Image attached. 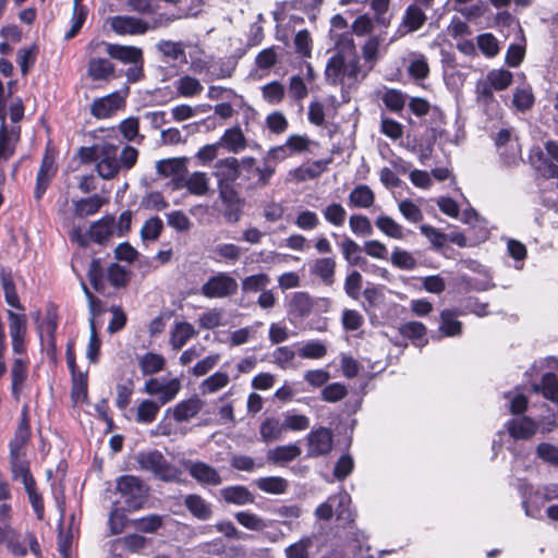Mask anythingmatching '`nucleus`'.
Wrapping results in <instances>:
<instances>
[{"mask_svg":"<svg viewBox=\"0 0 558 558\" xmlns=\"http://www.w3.org/2000/svg\"><path fill=\"white\" fill-rule=\"evenodd\" d=\"M38 53V48L36 45L31 46L29 48H21L17 51V63L21 69L22 75H26L29 70L34 66L36 62V57Z\"/></svg>","mask_w":558,"mask_h":558,"instance_id":"nucleus-44","label":"nucleus"},{"mask_svg":"<svg viewBox=\"0 0 558 558\" xmlns=\"http://www.w3.org/2000/svg\"><path fill=\"white\" fill-rule=\"evenodd\" d=\"M116 489L128 511H136L146 504L149 487L137 476L122 475L116 481Z\"/></svg>","mask_w":558,"mask_h":558,"instance_id":"nucleus-2","label":"nucleus"},{"mask_svg":"<svg viewBox=\"0 0 558 558\" xmlns=\"http://www.w3.org/2000/svg\"><path fill=\"white\" fill-rule=\"evenodd\" d=\"M138 364L143 375H151L162 371L166 361L162 355L148 352L140 359Z\"/></svg>","mask_w":558,"mask_h":558,"instance_id":"nucleus-35","label":"nucleus"},{"mask_svg":"<svg viewBox=\"0 0 558 558\" xmlns=\"http://www.w3.org/2000/svg\"><path fill=\"white\" fill-rule=\"evenodd\" d=\"M336 260L331 257L318 258L312 266L311 272L319 277L327 286L333 283Z\"/></svg>","mask_w":558,"mask_h":558,"instance_id":"nucleus-25","label":"nucleus"},{"mask_svg":"<svg viewBox=\"0 0 558 558\" xmlns=\"http://www.w3.org/2000/svg\"><path fill=\"white\" fill-rule=\"evenodd\" d=\"M186 162V157L161 159L157 161L156 170L165 178L171 175L183 177L187 172Z\"/></svg>","mask_w":558,"mask_h":558,"instance_id":"nucleus-23","label":"nucleus"},{"mask_svg":"<svg viewBox=\"0 0 558 558\" xmlns=\"http://www.w3.org/2000/svg\"><path fill=\"white\" fill-rule=\"evenodd\" d=\"M385 106L391 111H400L405 105V95L398 89H387L381 98Z\"/></svg>","mask_w":558,"mask_h":558,"instance_id":"nucleus-51","label":"nucleus"},{"mask_svg":"<svg viewBox=\"0 0 558 558\" xmlns=\"http://www.w3.org/2000/svg\"><path fill=\"white\" fill-rule=\"evenodd\" d=\"M10 464L12 476L21 481L24 486H31L35 480L29 470V463L25 459V453H10Z\"/></svg>","mask_w":558,"mask_h":558,"instance_id":"nucleus-20","label":"nucleus"},{"mask_svg":"<svg viewBox=\"0 0 558 558\" xmlns=\"http://www.w3.org/2000/svg\"><path fill=\"white\" fill-rule=\"evenodd\" d=\"M326 80L331 85L351 87L366 76L361 75L360 58L352 38H343L337 44L336 53L328 60Z\"/></svg>","mask_w":558,"mask_h":558,"instance_id":"nucleus-1","label":"nucleus"},{"mask_svg":"<svg viewBox=\"0 0 558 558\" xmlns=\"http://www.w3.org/2000/svg\"><path fill=\"white\" fill-rule=\"evenodd\" d=\"M536 456L546 463L558 466V447L549 442H541L536 447Z\"/></svg>","mask_w":558,"mask_h":558,"instance_id":"nucleus-64","label":"nucleus"},{"mask_svg":"<svg viewBox=\"0 0 558 558\" xmlns=\"http://www.w3.org/2000/svg\"><path fill=\"white\" fill-rule=\"evenodd\" d=\"M136 461L142 470L151 472L155 477L163 482H174L181 474L180 470L167 461L158 450L140 452Z\"/></svg>","mask_w":558,"mask_h":558,"instance_id":"nucleus-3","label":"nucleus"},{"mask_svg":"<svg viewBox=\"0 0 558 558\" xmlns=\"http://www.w3.org/2000/svg\"><path fill=\"white\" fill-rule=\"evenodd\" d=\"M88 379L87 373H74L72 374V398L78 400L80 398H87Z\"/></svg>","mask_w":558,"mask_h":558,"instance_id":"nucleus-60","label":"nucleus"},{"mask_svg":"<svg viewBox=\"0 0 558 558\" xmlns=\"http://www.w3.org/2000/svg\"><path fill=\"white\" fill-rule=\"evenodd\" d=\"M270 282L268 275L257 274L252 275L242 280L243 292H257L264 290Z\"/></svg>","mask_w":558,"mask_h":558,"instance_id":"nucleus-55","label":"nucleus"},{"mask_svg":"<svg viewBox=\"0 0 558 558\" xmlns=\"http://www.w3.org/2000/svg\"><path fill=\"white\" fill-rule=\"evenodd\" d=\"M195 335L192 324L183 322L178 323L171 332L170 343L173 350H180Z\"/></svg>","mask_w":558,"mask_h":558,"instance_id":"nucleus-29","label":"nucleus"},{"mask_svg":"<svg viewBox=\"0 0 558 558\" xmlns=\"http://www.w3.org/2000/svg\"><path fill=\"white\" fill-rule=\"evenodd\" d=\"M307 457L317 458L327 456L333 446V435L330 428L319 427L312 429L307 437Z\"/></svg>","mask_w":558,"mask_h":558,"instance_id":"nucleus-5","label":"nucleus"},{"mask_svg":"<svg viewBox=\"0 0 558 558\" xmlns=\"http://www.w3.org/2000/svg\"><path fill=\"white\" fill-rule=\"evenodd\" d=\"M189 474L202 485L218 486L222 483L219 472L211 465L196 461L192 462L187 469Z\"/></svg>","mask_w":558,"mask_h":558,"instance_id":"nucleus-11","label":"nucleus"},{"mask_svg":"<svg viewBox=\"0 0 558 558\" xmlns=\"http://www.w3.org/2000/svg\"><path fill=\"white\" fill-rule=\"evenodd\" d=\"M314 307V302L308 293L295 292L290 302V313L296 317H307Z\"/></svg>","mask_w":558,"mask_h":558,"instance_id":"nucleus-24","label":"nucleus"},{"mask_svg":"<svg viewBox=\"0 0 558 558\" xmlns=\"http://www.w3.org/2000/svg\"><path fill=\"white\" fill-rule=\"evenodd\" d=\"M121 165L118 159V147L113 144L101 145L96 170L105 179H113L120 171Z\"/></svg>","mask_w":558,"mask_h":558,"instance_id":"nucleus-6","label":"nucleus"},{"mask_svg":"<svg viewBox=\"0 0 558 558\" xmlns=\"http://www.w3.org/2000/svg\"><path fill=\"white\" fill-rule=\"evenodd\" d=\"M532 390L542 392L545 399L558 403V376L551 372L545 373L541 384L533 385Z\"/></svg>","mask_w":558,"mask_h":558,"instance_id":"nucleus-22","label":"nucleus"},{"mask_svg":"<svg viewBox=\"0 0 558 558\" xmlns=\"http://www.w3.org/2000/svg\"><path fill=\"white\" fill-rule=\"evenodd\" d=\"M254 484L262 492L275 495L286 493L289 487V482L280 476L259 477L254 481Z\"/></svg>","mask_w":558,"mask_h":558,"instance_id":"nucleus-26","label":"nucleus"},{"mask_svg":"<svg viewBox=\"0 0 558 558\" xmlns=\"http://www.w3.org/2000/svg\"><path fill=\"white\" fill-rule=\"evenodd\" d=\"M263 98L271 105L280 104L286 95V88L279 81H272L262 87Z\"/></svg>","mask_w":558,"mask_h":558,"instance_id":"nucleus-41","label":"nucleus"},{"mask_svg":"<svg viewBox=\"0 0 558 558\" xmlns=\"http://www.w3.org/2000/svg\"><path fill=\"white\" fill-rule=\"evenodd\" d=\"M391 263L396 267L405 270H412L417 265L416 259L408 251L398 247L391 254Z\"/></svg>","mask_w":558,"mask_h":558,"instance_id":"nucleus-57","label":"nucleus"},{"mask_svg":"<svg viewBox=\"0 0 558 558\" xmlns=\"http://www.w3.org/2000/svg\"><path fill=\"white\" fill-rule=\"evenodd\" d=\"M347 395V387L340 383L329 384L322 390V399L327 402L340 401Z\"/></svg>","mask_w":558,"mask_h":558,"instance_id":"nucleus-63","label":"nucleus"},{"mask_svg":"<svg viewBox=\"0 0 558 558\" xmlns=\"http://www.w3.org/2000/svg\"><path fill=\"white\" fill-rule=\"evenodd\" d=\"M204 401L197 396L183 400L172 409V416L175 422L182 423L195 417L203 409Z\"/></svg>","mask_w":558,"mask_h":558,"instance_id":"nucleus-16","label":"nucleus"},{"mask_svg":"<svg viewBox=\"0 0 558 558\" xmlns=\"http://www.w3.org/2000/svg\"><path fill=\"white\" fill-rule=\"evenodd\" d=\"M114 71L116 65L106 58H90L87 63V75L93 81H108Z\"/></svg>","mask_w":558,"mask_h":558,"instance_id":"nucleus-21","label":"nucleus"},{"mask_svg":"<svg viewBox=\"0 0 558 558\" xmlns=\"http://www.w3.org/2000/svg\"><path fill=\"white\" fill-rule=\"evenodd\" d=\"M458 312L456 310H444L440 313V330L449 337L461 333L462 324L457 319Z\"/></svg>","mask_w":558,"mask_h":558,"instance_id":"nucleus-32","label":"nucleus"},{"mask_svg":"<svg viewBox=\"0 0 558 558\" xmlns=\"http://www.w3.org/2000/svg\"><path fill=\"white\" fill-rule=\"evenodd\" d=\"M219 494L221 499L229 505L245 506L255 502L254 495L243 485L223 487L219 490Z\"/></svg>","mask_w":558,"mask_h":558,"instance_id":"nucleus-13","label":"nucleus"},{"mask_svg":"<svg viewBox=\"0 0 558 558\" xmlns=\"http://www.w3.org/2000/svg\"><path fill=\"white\" fill-rule=\"evenodd\" d=\"M363 278L357 270H352L344 280V291L353 300H359L362 289Z\"/></svg>","mask_w":558,"mask_h":558,"instance_id":"nucleus-52","label":"nucleus"},{"mask_svg":"<svg viewBox=\"0 0 558 558\" xmlns=\"http://www.w3.org/2000/svg\"><path fill=\"white\" fill-rule=\"evenodd\" d=\"M10 142V136L5 124V114H2L0 124V162L9 160L15 151L14 146H11Z\"/></svg>","mask_w":558,"mask_h":558,"instance_id":"nucleus-49","label":"nucleus"},{"mask_svg":"<svg viewBox=\"0 0 558 558\" xmlns=\"http://www.w3.org/2000/svg\"><path fill=\"white\" fill-rule=\"evenodd\" d=\"M301 454V448L298 445L291 444L286 446H278L267 453L268 461L272 463H284L294 460Z\"/></svg>","mask_w":558,"mask_h":558,"instance_id":"nucleus-28","label":"nucleus"},{"mask_svg":"<svg viewBox=\"0 0 558 558\" xmlns=\"http://www.w3.org/2000/svg\"><path fill=\"white\" fill-rule=\"evenodd\" d=\"M229 383V376L227 373L217 372L206 378L202 384L204 393H213L223 388Z\"/></svg>","mask_w":558,"mask_h":558,"instance_id":"nucleus-56","label":"nucleus"},{"mask_svg":"<svg viewBox=\"0 0 558 558\" xmlns=\"http://www.w3.org/2000/svg\"><path fill=\"white\" fill-rule=\"evenodd\" d=\"M375 195L367 185L354 187L349 195V203L355 208H368L374 204Z\"/></svg>","mask_w":558,"mask_h":558,"instance_id":"nucleus-30","label":"nucleus"},{"mask_svg":"<svg viewBox=\"0 0 558 558\" xmlns=\"http://www.w3.org/2000/svg\"><path fill=\"white\" fill-rule=\"evenodd\" d=\"M288 92L289 96L295 101H302L308 96V88L300 75H293L290 77Z\"/></svg>","mask_w":558,"mask_h":558,"instance_id":"nucleus-59","label":"nucleus"},{"mask_svg":"<svg viewBox=\"0 0 558 558\" xmlns=\"http://www.w3.org/2000/svg\"><path fill=\"white\" fill-rule=\"evenodd\" d=\"M214 175L218 184L234 183L240 177V162L234 157L219 160L215 166Z\"/></svg>","mask_w":558,"mask_h":558,"instance_id":"nucleus-14","label":"nucleus"},{"mask_svg":"<svg viewBox=\"0 0 558 558\" xmlns=\"http://www.w3.org/2000/svg\"><path fill=\"white\" fill-rule=\"evenodd\" d=\"M133 526L143 533H155L163 525V517L160 514H149L132 520Z\"/></svg>","mask_w":558,"mask_h":558,"instance_id":"nucleus-39","label":"nucleus"},{"mask_svg":"<svg viewBox=\"0 0 558 558\" xmlns=\"http://www.w3.org/2000/svg\"><path fill=\"white\" fill-rule=\"evenodd\" d=\"M509 435L515 440L531 439L537 432V423L529 416L511 418L506 423Z\"/></svg>","mask_w":558,"mask_h":558,"instance_id":"nucleus-12","label":"nucleus"},{"mask_svg":"<svg viewBox=\"0 0 558 558\" xmlns=\"http://www.w3.org/2000/svg\"><path fill=\"white\" fill-rule=\"evenodd\" d=\"M493 87L486 81H478L476 84V101L487 110L496 104Z\"/></svg>","mask_w":558,"mask_h":558,"instance_id":"nucleus-53","label":"nucleus"},{"mask_svg":"<svg viewBox=\"0 0 558 558\" xmlns=\"http://www.w3.org/2000/svg\"><path fill=\"white\" fill-rule=\"evenodd\" d=\"M111 29L120 35H143L149 29L146 21L130 15H116L109 20Z\"/></svg>","mask_w":558,"mask_h":558,"instance_id":"nucleus-7","label":"nucleus"},{"mask_svg":"<svg viewBox=\"0 0 558 558\" xmlns=\"http://www.w3.org/2000/svg\"><path fill=\"white\" fill-rule=\"evenodd\" d=\"M8 549L14 555L19 557H24L27 555V548L25 544H28L31 553L36 558H41L40 545L33 532H26L23 538L20 537L13 530L10 537L5 541Z\"/></svg>","mask_w":558,"mask_h":558,"instance_id":"nucleus-9","label":"nucleus"},{"mask_svg":"<svg viewBox=\"0 0 558 558\" xmlns=\"http://www.w3.org/2000/svg\"><path fill=\"white\" fill-rule=\"evenodd\" d=\"M236 280L227 272L211 276L201 288V293L208 299H225L238 292Z\"/></svg>","mask_w":558,"mask_h":558,"instance_id":"nucleus-4","label":"nucleus"},{"mask_svg":"<svg viewBox=\"0 0 558 558\" xmlns=\"http://www.w3.org/2000/svg\"><path fill=\"white\" fill-rule=\"evenodd\" d=\"M114 227V217L107 215L90 226L88 235L95 243L102 245L113 235Z\"/></svg>","mask_w":558,"mask_h":558,"instance_id":"nucleus-15","label":"nucleus"},{"mask_svg":"<svg viewBox=\"0 0 558 558\" xmlns=\"http://www.w3.org/2000/svg\"><path fill=\"white\" fill-rule=\"evenodd\" d=\"M167 223L179 232H186L192 226L191 220L182 210L167 214Z\"/></svg>","mask_w":558,"mask_h":558,"instance_id":"nucleus-62","label":"nucleus"},{"mask_svg":"<svg viewBox=\"0 0 558 558\" xmlns=\"http://www.w3.org/2000/svg\"><path fill=\"white\" fill-rule=\"evenodd\" d=\"M163 230V222L158 217H151L145 221L141 229V238L143 241H156Z\"/></svg>","mask_w":558,"mask_h":558,"instance_id":"nucleus-43","label":"nucleus"},{"mask_svg":"<svg viewBox=\"0 0 558 558\" xmlns=\"http://www.w3.org/2000/svg\"><path fill=\"white\" fill-rule=\"evenodd\" d=\"M89 329L90 336L86 355L90 363H97L100 353L101 340L98 337L94 319H89Z\"/></svg>","mask_w":558,"mask_h":558,"instance_id":"nucleus-54","label":"nucleus"},{"mask_svg":"<svg viewBox=\"0 0 558 558\" xmlns=\"http://www.w3.org/2000/svg\"><path fill=\"white\" fill-rule=\"evenodd\" d=\"M376 227L386 235L401 240L404 238L403 228L389 216H379L375 221Z\"/></svg>","mask_w":558,"mask_h":558,"instance_id":"nucleus-40","label":"nucleus"},{"mask_svg":"<svg viewBox=\"0 0 558 558\" xmlns=\"http://www.w3.org/2000/svg\"><path fill=\"white\" fill-rule=\"evenodd\" d=\"M324 218L336 227H341L347 217L344 207L339 203H331L323 210Z\"/></svg>","mask_w":558,"mask_h":558,"instance_id":"nucleus-47","label":"nucleus"},{"mask_svg":"<svg viewBox=\"0 0 558 558\" xmlns=\"http://www.w3.org/2000/svg\"><path fill=\"white\" fill-rule=\"evenodd\" d=\"M104 205V199L95 194L87 198H81L74 203V211L78 217L96 214Z\"/></svg>","mask_w":558,"mask_h":558,"instance_id":"nucleus-33","label":"nucleus"},{"mask_svg":"<svg viewBox=\"0 0 558 558\" xmlns=\"http://www.w3.org/2000/svg\"><path fill=\"white\" fill-rule=\"evenodd\" d=\"M340 247L344 259L351 266H361L365 263V259L361 256L360 245L350 238H345L341 243Z\"/></svg>","mask_w":558,"mask_h":558,"instance_id":"nucleus-36","label":"nucleus"},{"mask_svg":"<svg viewBox=\"0 0 558 558\" xmlns=\"http://www.w3.org/2000/svg\"><path fill=\"white\" fill-rule=\"evenodd\" d=\"M283 432V423L277 417H267L259 426V434L262 440L265 442L280 439Z\"/></svg>","mask_w":558,"mask_h":558,"instance_id":"nucleus-27","label":"nucleus"},{"mask_svg":"<svg viewBox=\"0 0 558 558\" xmlns=\"http://www.w3.org/2000/svg\"><path fill=\"white\" fill-rule=\"evenodd\" d=\"M160 404L151 401V400H144L142 401L136 411V421L138 423H151L155 421L158 412H159Z\"/></svg>","mask_w":558,"mask_h":558,"instance_id":"nucleus-42","label":"nucleus"},{"mask_svg":"<svg viewBox=\"0 0 558 558\" xmlns=\"http://www.w3.org/2000/svg\"><path fill=\"white\" fill-rule=\"evenodd\" d=\"M184 506L189 512L201 521H207L213 517V508L201 495L189 494L184 497Z\"/></svg>","mask_w":558,"mask_h":558,"instance_id":"nucleus-19","label":"nucleus"},{"mask_svg":"<svg viewBox=\"0 0 558 558\" xmlns=\"http://www.w3.org/2000/svg\"><path fill=\"white\" fill-rule=\"evenodd\" d=\"M106 53L124 64L144 63L143 50L135 46L108 44L106 45Z\"/></svg>","mask_w":558,"mask_h":558,"instance_id":"nucleus-10","label":"nucleus"},{"mask_svg":"<svg viewBox=\"0 0 558 558\" xmlns=\"http://www.w3.org/2000/svg\"><path fill=\"white\" fill-rule=\"evenodd\" d=\"M10 374L11 392L13 398L17 401L28 376V362L20 357L14 359Z\"/></svg>","mask_w":558,"mask_h":558,"instance_id":"nucleus-18","label":"nucleus"},{"mask_svg":"<svg viewBox=\"0 0 558 558\" xmlns=\"http://www.w3.org/2000/svg\"><path fill=\"white\" fill-rule=\"evenodd\" d=\"M182 186H185L193 195H205L209 190L207 174L205 172H194Z\"/></svg>","mask_w":558,"mask_h":558,"instance_id":"nucleus-38","label":"nucleus"},{"mask_svg":"<svg viewBox=\"0 0 558 558\" xmlns=\"http://www.w3.org/2000/svg\"><path fill=\"white\" fill-rule=\"evenodd\" d=\"M425 10L428 9L423 7L417 1L408 5L402 19V26L407 29L408 33L416 32L425 24L427 21Z\"/></svg>","mask_w":558,"mask_h":558,"instance_id":"nucleus-17","label":"nucleus"},{"mask_svg":"<svg viewBox=\"0 0 558 558\" xmlns=\"http://www.w3.org/2000/svg\"><path fill=\"white\" fill-rule=\"evenodd\" d=\"M234 518L242 526L252 531H262L267 526L264 520L255 513L240 511L234 514Z\"/></svg>","mask_w":558,"mask_h":558,"instance_id":"nucleus-50","label":"nucleus"},{"mask_svg":"<svg viewBox=\"0 0 558 558\" xmlns=\"http://www.w3.org/2000/svg\"><path fill=\"white\" fill-rule=\"evenodd\" d=\"M107 278H108L110 284L116 288L125 287L129 281V277H128V272H126L125 268L116 263L111 264L108 267Z\"/></svg>","mask_w":558,"mask_h":558,"instance_id":"nucleus-61","label":"nucleus"},{"mask_svg":"<svg viewBox=\"0 0 558 558\" xmlns=\"http://www.w3.org/2000/svg\"><path fill=\"white\" fill-rule=\"evenodd\" d=\"M158 51L162 53V56L171 59L179 60L185 58V50L182 43H174L171 40H160L156 45Z\"/></svg>","mask_w":558,"mask_h":558,"instance_id":"nucleus-46","label":"nucleus"},{"mask_svg":"<svg viewBox=\"0 0 558 558\" xmlns=\"http://www.w3.org/2000/svg\"><path fill=\"white\" fill-rule=\"evenodd\" d=\"M175 88L180 96L193 97L202 93L203 85L199 80L190 75H184L175 82Z\"/></svg>","mask_w":558,"mask_h":558,"instance_id":"nucleus-37","label":"nucleus"},{"mask_svg":"<svg viewBox=\"0 0 558 558\" xmlns=\"http://www.w3.org/2000/svg\"><path fill=\"white\" fill-rule=\"evenodd\" d=\"M496 90H504L512 83V73L508 70H493L485 80Z\"/></svg>","mask_w":558,"mask_h":558,"instance_id":"nucleus-45","label":"nucleus"},{"mask_svg":"<svg viewBox=\"0 0 558 558\" xmlns=\"http://www.w3.org/2000/svg\"><path fill=\"white\" fill-rule=\"evenodd\" d=\"M349 225L354 234L371 235L373 233L371 220L364 215H352L349 219Z\"/></svg>","mask_w":558,"mask_h":558,"instance_id":"nucleus-58","label":"nucleus"},{"mask_svg":"<svg viewBox=\"0 0 558 558\" xmlns=\"http://www.w3.org/2000/svg\"><path fill=\"white\" fill-rule=\"evenodd\" d=\"M534 94L531 86L523 85L517 87L513 93L512 104L517 110L525 112L530 110L534 105Z\"/></svg>","mask_w":558,"mask_h":558,"instance_id":"nucleus-34","label":"nucleus"},{"mask_svg":"<svg viewBox=\"0 0 558 558\" xmlns=\"http://www.w3.org/2000/svg\"><path fill=\"white\" fill-rule=\"evenodd\" d=\"M219 143L232 153H239L246 146L245 137L240 128L228 129Z\"/></svg>","mask_w":558,"mask_h":558,"instance_id":"nucleus-31","label":"nucleus"},{"mask_svg":"<svg viewBox=\"0 0 558 558\" xmlns=\"http://www.w3.org/2000/svg\"><path fill=\"white\" fill-rule=\"evenodd\" d=\"M88 279L93 286V288L97 292H102L105 289L104 282V269L101 266L100 258H93L88 268Z\"/></svg>","mask_w":558,"mask_h":558,"instance_id":"nucleus-48","label":"nucleus"},{"mask_svg":"<svg viewBox=\"0 0 558 558\" xmlns=\"http://www.w3.org/2000/svg\"><path fill=\"white\" fill-rule=\"evenodd\" d=\"M125 106V99L119 92L96 98L90 105V113L97 119H107Z\"/></svg>","mask_w":558,"mask_h":558,"instance_id":"nucleus-8","label":"nucleus"}]
</instances>
